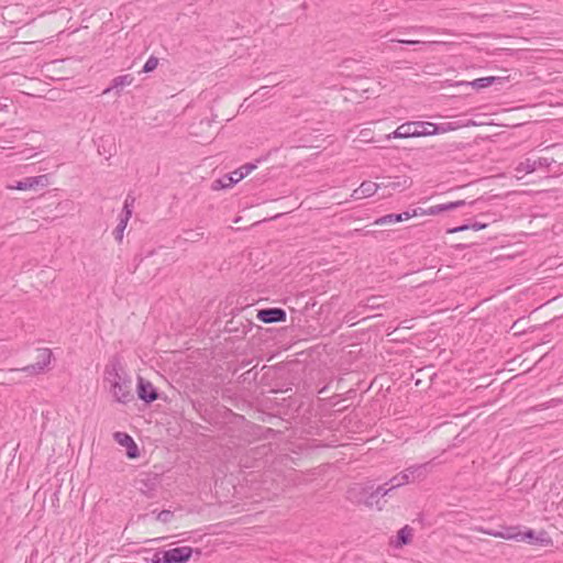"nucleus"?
<instances>
[{"mask_svg":"<svg viewBox=\"0 0 563 563\" xmlns=\"http://www.w3.org/2000/svg\"><path fill=\"white\" fill-rule=\"evenodd\" d=\"M108 380L111 383L110 393L114 400L119 404L126 405L134 399L132 393V379L123 371L122 366L117 363L112 365V369H107Z\"/></svg>","mask_w":563,"mask_h":563,"instance_id":"1","label":"nucleus"},{"mask_svg":"<svg viewBox=\"0 0 563 563\" xmlns=\"http://www.w3.org/2000/svg\"><path fill=\"white\" fill-rule=\"evenodd\" d=\"M152 552V550H145ZM195 552V549L189 545L177 547L173 549H156L153 550L152 558H144L146 563H187Z\"/></svg>","mask_w":563,"mask_h":563,"instance_id":"2","label":"nucleus"},{"mask_svg":"<svg viewBox=\"0 0 563 563\" xmlns=\"http://www.w3.org/2000/svg\"><path fill=\"white\" fill-rule=\"evenodd\" d=\"M431 468V462L411 465L391 477L386 482V485H391V488H398L415 481H422L427 477Z\"/></svg>","mask_w":563,"mask_h":563,"instance_id":"3","label":"nucleus"},{"mask_svg":"<svg viewBox=\"0 0 563 563\" xmlns=\"http://www.w3.org/2000/svg\"><path fill=\"white\" fill-rule=\"evenodd\" d=\"M260 161L261 159H257L256 162L246 163L239 167L238 169L233 170L232 173L225 174L222 177L213 180L211 184V189L220 190L233 187L235 184H238L240 180H242L244 177L251 174L254 169H256L257 163Z\"/></svg>","mask_w":563,"mask_h":563,"instance_id":"4","label":"nucleus"},{"mask_svg":"<svg viewBox=\"0 0 563 563\" xmlns=\"http://www.w3.org/2000/svg\"><path fill=\"white\" fill-rule=\"evenodd\" d=\"M430 122L428 121H410L399 125L387 139H409L429 136Z\"/></svg>","mask_w":563,"mask_h":563,"instance_id":"5","label":"nucleus"},{"mask_svg":"<svg viewBox=\"0 0 563 563\" xmlns=\"http://www.w3.org/2000/svg\"><path fill=\"white\" fill-rule=\"evenodd\" d=\"M52 357L53 353L49 349H37L36 362L24 366L23 368H21V371L26 373L27 375H37L40 373H43L49 365Z\"/></svg>","mask_w":563,"mask_h":563,"instance_id":"6","label":"nucleus"},{"mask_svg":"<svg viewBox=\"0 0 563 563\" xmlns=\"http://www.w3.org/2000/svg\"><path fill=\"white\" fill-rule=\"evenodd\" d=\"M49 185V175H38V176H31L25 177L21 180L15 181L14 185L8 186L9 189H15V190H35L38 187L44 188Z\"/></svg>","mask_w":563,"mask_h":563,"instance_id":"7","label":"nucleus"},{"mask_svg":"<svg viewBox=\"0 0 563 563\" xmlns=\"http://www.w3.org/2000/svg\"><path fill=\"white\" fill-rule=\"evenodd\" d=\"M136 394L137 398L147 405L159 398V394L153 384L141 376L137 377Z\"/></svg>","mask_w":563,"mask_h":563,"instance_id":"8","label":"nucleus"},{"mask_svg":"<svg viewBox=\"0 0 563 563\" xmlns=\"http://www.w3.org/2000/svg\"><path fill=\"white\" fill-rule=\"evenodd\" d=\"M256 318L263 323H278L286 321L287 313L283 308L271 307L257 310Z\"/></svg>","mask_w":563,"mask_h":563,"instance_id":"9","label":"nucleus"},{"mask_svg":"<svg viewBox=\"0 0 563 563\" xmlns=\"http://www.w3.org/2000/svg\"><path fill=\"white\" fill-rule=\"evenodd\" d=\"M553 159H549L547 157H539L538 159L526 158L523 162H520L517 172H523L525 174H531L539 168H549Z\"/></svg>","mask_w":563,"mask_h":563,"instance_id":"10","label":"nucleus"},{"mask_svg":"<svg viewBox=\"0 0 563 563\" xmlns=\"http://www.w3.org/2000/svg\"><path fill=\"white\" fill-rule=\"evenodd\" d=\"M412 184V180L408 176H396V177H385L382 183V189L402 191L409 188Z\"/></svg>","mask_w":563,"mask_h":563,"instance_id":"11","label":"nucleus"},{"mask_svg":"<svg viewBox=\"0 0 563 563\" xmlns=\"http://www.w3.org/2000/svg\"><path fill=\"white\" fill-rule=\"evenodd\" d=\"M378 189H382V185H378V183L364 180L360 187L353 191L352 197L354 199L372 197Z\"/></svg>","mask_w":563,"mask_h":563,"instance_id":"12","label":"nucleus"},{"mask_svg":"<svg viewBox=\"0 0 563 563\" xmlns=\"http://www.w3.org/2000/svg\"><path fill=\"white\" fill-rule=\"evenodd\" d=\"M134 81V77L131 74L120 75L111 80V85L103 90V93H108L111 90H115L117 95H120L125 86H130Z\"/></svg>","mask_w":563,"mask_h":563,"instance_id":"13","label":"nucleus"},{"mask_svg":"<svg viewBox=\"0 0 563 563\" xmlns=\"http://www.w3.org/2000/svg\"><path fill=\"white\" fill-rule=\"evenodd\" d=\"M357 504H364L367 507H376L377 509L383 508V504L380 503V498L374 493V490L368 492V488H362L360 492V498L356 500Z\"/></svg>","mask_w":563,"mask_h":563,"instance_id":"14","label":"nucleus"},{"mask_svg":"<svg viewBox=\"0 0 563 563\" xmlns=\"http://www.w3.org/2000/svg\"><path fill=\"white\" fill-rule=\"evenodd\" d=\"M413 529L406 525L404 526L396 536V540L391 541L390 544L395 548H402L411 542Z\"/></svg>","mask_w":563,"mask_h":563,"instance_id":"15","label":"nucleus"},{"mask_svg":"<svg viewBox=\"0 0 563 563\" xmlns=\"http://www.w3.org/2000/svg\"><path fill=\"white\" fill-rule=\"evenodd\" d=\"M493 85H494V80L488 77L477 78L472 81H456L455 82L456 87H466V88L472 87L475 90H482V89L487 88Z\"/></svg>","mask_w":563,"mask_h":563,"instance_id":"16","label":"nucleus"},{"mask_svg":"<svg viewBox=\"0 0 563 563\" xmlns=\"http://www.w3.org/2000/svg\"><path fill=\"white\" fill-rule=\"evenodd\" d=\"M465 205H466L465 200H457V201L441 203V205H437V206H432V207L428 208V212H430V214H432V216H437L444 211L455 210Z\"/></svg>","mask_w":563,"mask_h":563,"instance_id":"17","label":"nucleus"},{"mask_svg":"<svg viewBox=\"0 0 563 563\" xmlns=\"http://www.w3.org/2000/svg\"><path fill=\"white\" fill-rule=\"evenodd\" d=\"M430 125L431 126L429 128V136L440 134V133H446V132L454 131V130H457L459 128H461V125L457 122H443V123L430 122Z\"/></svg>","mask_w":563,"mask_h":563,"instance_id":"18","label":"nucleus"},{"mask_svg":"<svg viewBox=\"0 0 563 563\" xmlns=\"http://www.w3.org/2000/svg\"><path fill=\"white\" fill-rule=\"evenodd\" d=\"M406 211L401 213H388L380 218H377L373 224L374 225H384V224H390V223H397L407 220L405 218Z\"/></svg>","mask_w":563,"mask_h":563,"instance_id":"19","label":"nucleus"},{"mask_svg":"<svg viewBox=\"0 0 563 563\" xmlns=\"http://www.w3.org/2000/svg\"><path fill=\"white\" fill-rule=\"evenodd\" d=\"M488 227V223H479L477 221H474V222H471V223H465V224H462V225H459V227H454V228H450L446 230V233L449 234H452V233H457V232H462V231H466V230H475V231H479V230H483V229H486Z\"/></svg>","mask_w":563,"mask_h":563,"instance_id":"20","label":"nucleus"},{"mask_svg":"<svg viewBox=\"0 0 563 563\" xmlns=\"http://www.w3.org/2000/svg\"><path fill=\"white\" fill-rule=\"evenodd\" d=\"M517 528L509 527L504 531H485L487 534L506 540H519L520 532H514Z\"/></svg>","mask_w":563,"mask_h":563,"instance_id":"21","label":"nucleus"},{"mask_svg":"<svg viewBox=\"0 0 563 563\" xmlns=\"http://www.w3.org/2000/svg\"><path fill=\"white\" fill-rule=\"evenodd\" d=\"M156 482H157L156 477H150V476H147L144 479H141L140 481V484H141L140 490L143 494H145L147 497H153L154 495L152 494V492H154L156 488Z\"/></svg>","mask_w":563,"mask_h":563,"instance_id":"22","label":"nucleus"},{"mask_svg":"<svg viewBox=\"0 0 563 563\" xmlns=\"http://www.w3.org/2000/svg\"><path fill=\"white\" fill-rule=\"evenodd\" d=\"M134 202H135V197L132 194H128V196L124 200V205H123V209L120 214V218H126L128 221L130 220V218L132 217Z\"/></svg>","mask_w":563,"mask_h":563,"instance_id":"23","label":"nucleus"},{"mask_svg":"<svg viewBox=\"0 0 563 563\" xmlns=\"http://www.w3.org/2000/svg\"><path fill=\"white\" fill-rule=\"evenodd\" d=\"M128 220L126 218H120V221L117 225V228L114 229L113 231V235H114V239L121 243L122 242V239H123V232L126 228V224H128Z\"/></svg>","mask_w":563,"mask_h":563,"instance_id":"24","label":"nucleus"},{"mask_svg":"<svg viewBox=\"0 0 563 563\" xmlns=\"http://www.w3.org/2000/svg\"><path fill=\"white\" fill-rule=\"evenodd\" d=\"M258 375V372L256 369V366H254L253 368L244 372L243 374L240 375L239 377V382L240 383H251V382H254L256 380V377Z\"/></svg>","mask_w":563,"mask_h":563,"instance_id":"25","label":"nucleus"},{"mask_svg":"<svg viewBox=\"0 0 563 563\" xmlns=\"http://www.w3.org/2000/svg\"><path fill=\"white\" fill-rule=\"evenodd\" d=\"M519 540H527L531 544H538L542 542V540L536 536V532L532 529H528L523 533L520 532Z\"/></svg>","mask_w":563,"mask_h":563,"instance_id":"26","label":"nucleus"},{"mask_svg":"<svg viewBox=\"0 0 563 563\" xmlns=\"http://www.w3.org/2000/svg\"><path fill=\"white\" fill-rule=\"evenodd\" d=\"M158 65V58L156 56H150V58L145 62L142 73H151L153 71Z\"/></svg>","mask_w":563,"mask_h":563,"instance_id":"27","label":"nucleus"},{"mask_svg":"<svg viewBox=\"0 0 563 563\" xmlns=\"http://www.w3.org/2000/svg\"><path fill=\"white\" fill-rule=\"evenodd\" d=\"M174 512L168 509H164L157 512L156 520L163 523H168L173 520Z\"/></svg>","mask_w":563,"mask_h":563,"instance_id":"28","label":"nucleus"},{"mask_svg":"<svg viewBox=\"0 0 563 563\" xmlns=\"http://www.w3.org/2000/svg\"><path fill=\"white\" fill-rule=\"evenodd\" d=\"M114 439L121 444V445H124L126 446V444H130V443H133V438L131 435H129L128 433L125 432H115L114 433Z\"/></svg>","mask_w":563,"mask_h":563,"instance_id":"29","label":"nucleus"},{"mask_svg":"<svg viewBox=\"0 0 563 563\" xmlns=\"http://www.w3.org/2000/svg\"><path fill=\"white\" fill-rule=\"evenodd\" d=\"M125 448H126V456L129 459L139 457L140 451H139V448H137V444L135 443V441H133V443L126 444Z\"/></svg>","mask_w":563,"mask_h":563,"instance_id":"30","label":"nucleus"},{"mask_svg":"<svg viewBox=\"0 0 563 563\" xmlns=\"http://www.w3.org/2000/svg\"><path fill=\"white\" fill-rule=\"evenodd\" d=\"M418 216H431L430 212H428V209H423V208H413L412 209V213H409V211H406V214H405V218H407V220L413 218V217H418Z\"/></svg>","mask_w":563,"mask_h":563,"instance_id":"31","label":"nucleus"},{"mask_svg":"<svg viewBox=\"0 0 563 563\" xmlns=\"http://www.w3.org/2000/svg\"><path fill=\"white\" fill-rule=\"evenodd\" d=\"M395 488H391V485H386V483H385L384 485H380L373 490L378 496V498L382 499L384 496H386L387 494H389V492H391Z\"/></svg>","mask_w":563,"mask_h":563,"instance_id":"32","label":"nucleus"},{"mask_svg":"<svg viewBox=\"0 0 563 563\" xmlns=\"http://www.w3.org/2000/svg\"><path fill=\"white\" fill-rule=\"evenodd\" d=\"M494 80V85L504 86L508 81V77L489 76Z\"/></svg>","mask_w":563,"mask_h":563,"instance_id":"33","label":"nucleus"},{"mask_svg":"<svg viewBox=\"0 0 563 563\" xmlns=\"http://www.w3.org/2000/svg\"><path fill=\"white\" fill-rule=\"evenodd\" d=\"M258 429L262 431L261 437H264V438H268V435L275 433V431L272 428L258 427Z\"/></svg>","mask_w":563,"mask_h":563,"instance_id":"34","label":"nucleus"},{"mask_svg":"<svg viewBox=\"0 0 563 563\" xmlns=\"http://www.w3.org/2000/svg\"><path fill=\"white\" fill-rule=\"evenodd\" d=\"M482 219H485V220H476L477 222L479 223H490V222H494L495 219L493 217H490L489 214H481L479 216Z\"/></svg>","mask_w":563,"mask_h":563,"instance_id":"35","label":"nucleus"},{"mask_svg":"<svg viewBox=\"0 0 563 563\" xmlns=\"http://www.w3.org/2000/svg\"><path fill=\"white\" fill-rule=\"evenodd\" d=\"M58 503H59V492L55 490L52 495V504L54 507H58Z\"/></svg>","mask_w":563,"mask_h":563,"instance_id":"36","label":"nucleus"},{"mask_svg":"<svg viewBox=\"0 0 563 563\" xmlns=\"http://www.w3.org/2000/svg\"><path fill=\"white\" fill-rule=\"evenodd\" d=\"M464 145L462 143H452L449 145L448 152L462 150Z\"/></svg>","mask_w":563,"mask_h":563,"instance_id":"37","label":"nucleus"},{"mask_svg":"<svg viewBox=\"0 0 563 563\" xmlns=\"http://www.w3.org/2000/svg\"><path fill=\"white\" fill-rule=\"evenodd\" d=\"M253 323L250 320H246V324L243 325L241 331L242 335H246V333L252 329Z\"/></svg>","mask_w":563,"mask_h":563,"instance_id":"38","label":"nucleus"},{"mask_svg":"<svg viewBox=\"0 0 563 563\" xmlns=\"http://www.w3.org/2000/svg\"><path fill=\"white\" fill-rule=\"evenodd\" d=\"M375 232H371V231H364V229H355L353 230L352 232H350L351 235L353 234H363V235H367V234H374Z\"/></svg>","mask_w":563,"mask_h":563,"instance_id":"39","label":"nucleus"},{"mask_svg":"<svg viewBox=\"0 0 563 563\" xmlns=\"http://www.w3.org/2000/svg\"><path fill=\"white\" fill-rule=\"evenodd\" d=\"M398 43L407 44V45H416L419 44V41H407V40H398Z\"/></svg>","mask_w":563,"mask_h":563,"instance_id":"40","label":"nucleus"},{"mask_svg":"<svg viewBox=\"0 0 563 563\" xmlns=\"http://www.w3.org/2000/svg\"><path fill=\"white\" fill-rule=\"evenodd\" d=\"M374 299H375V298L368 299V303H367V306H368L369 308H376V307H378V306L376 305V302H374V301H373Z\"/></svg>","mask_w":563,"mask_h":563,"instance_id":"41","label":"nucleus"},{"mask_svg":"<svg viewBox=\"0 0 563 563\" xmlns=\"http://www.w3.org/2000/svg\"><path fill=\"white\" fill-rule=\"evenodd\" d=\"M467 247L466 244H457L456 250H465Z\"/></svg>","mask_w":563,"mask_h":563,"instance_id":"42","label":"nucleus"},{"mask_svg":"<svg viewBox=\"0 0 563 563\" xmlns=\"http://www.w3.org/2000/svg\"><path fill=\"white\" fill-rule=\"evenodd\" d=\"M314 305H316V302H314V301H312V302H311V301H308V302L306 303V306H305V309H308V308H309V306H314Z\"/></svg>","mask_w":563,"mask_h":563,"instance_id":"43","label":"nucleus"},{"mask_svg":"<svg viewBox=\"0 0 563 563\" xmlns=\"http://www.w3.org/2000/svg\"><path fill=\"white\" fill-rule=\"evenodd\" d=\"M8 106L0 102V111L7 110Z\"/></svg>","mask_w":563,"mask_h":563,"instance_id":"44","label":"nucleus"},{"mask_svg":"<svg viewBox=\"0 0 563 563\" xmlns=\"http://www.w3.org/2000/svg\"><path fill=\"white\" fill-rule=\"evenodd\" d=\"M352 320H353V317H352V316H350V313L345 316V321H346V322H350V321H352Z\"/></svg>","mask_w":563,"mask_h":563,"instance_id":"45","label":"nucleus"},{"mask_svg":"<svg viewBox=\"0 0 563 563\" xmlns=\"http://www.w3.org/2000/svg\"><path fill=\"white\" fill-rule=\"evenodd\" d=\"M229 331H230V332H238L239 330H238V329H235V328H230V329H229Z\"/></svg>","mask_w":563,"mask_h":563,"instance_id":"46","label":"nucleus"},{"mask_svg":"<svg viewBox=\"0 0 563 563\" xmlns=\"http://www.w3.org/2000/svg\"><path fill=\"white\" fill-rule=\"evenodd\" d=\"M157 512H158L157 510H153V511H152V515H154V516L156 517V516H157Z\"/></svg>","mask_w":563,"mask_h":563,"instance_id":"47","label":"nucleus"}]
</instances>
